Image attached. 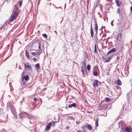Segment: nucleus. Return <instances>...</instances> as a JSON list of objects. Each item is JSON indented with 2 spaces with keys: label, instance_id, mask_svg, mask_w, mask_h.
<instances>
[{
  "label": "nucleus",
  "instance_id": "f257e3e1",
  "mask_svg": "<svg viewBox=\"0 0 132 132\" xmlns=\"http://www.w3.org/2000/svg\"><path fill=\"white\" fill-rule=\"evenodd\" d=\"M7 107L8 109H10L13 115L16 118H17V116L15 108L12 105L11 102H9L7 104Z\"/></svg>",
  "mask_w": 132,
  "mask_h": 132
},
{
  "label": "nucleus",
  "instance_id": "f03ea898",
  "mask_svg": "<svg viewBox=\"0 0 132 132\" xmlns=\"http://www.w3.org/2000/svg\"><path fill=\"white\" fill-rule=\"evenodd\" d=\"M14 11V12L12 15L11 18L9 20L10 22H11L13 21L14 19L15 18L19 13V10L18 9V7H17V5H15Z\"/></svg>",
  "mask_w": 132,
  "mask_h": 132
},
{
  "label": "nucleus",
  "instance_id": "7ed1b4c3",
  "mask_svg": "<svg viewBox=\"0 0 132 132\" xmlns=\"http://www.w3.org/2000/svg\"><path fill=\"white\" fill-rule=\"evenodd\" d=\"M28 79L29 77L28 75H26V76H24L22 78V81L21 82V84L23 85H24L25 84V81L28 80Z\"/></svg>",
  "mask_w": 132,
  "mask_h": 132
},
{
  "label": "nucleus",
  "instance_id": "20e7f679",
  "mask_svg": "<svg viewBox=\"0 0 132 132\" xmlns=\"http://www.w3.org/2000/svg\"><path fill=\"white\" fill-rule=\"evenodd\" d=\"M25 67L26 69H27L28 70L31 71L32 69L31 68L30 65L29 63L27 62H25L24 64Z\"/></svg>",
  "mask_w": 132,
  "mask_h": 132
},
{
  "label": "nucleus",
  "instance_id": "39448f33",
  "mask_svg": "<svg viewBox=\"0 0 132 132\" xmlns=\"http://www.w3.org/2000/svg\"><path fill=\"white\" fill-rule=\"evenodd\" d=\"M114 35V38H116L117 40H120L121 38L122 35L121 34H115Z\"/></svg>",
  "mask_w": 132,
  "mask_h": 132
},
{
  "label": "nucleus",
  "instance_id": "423d86ee",
  "mask_svg": "<svg viewBox=\"0 0 132 132\" xmlns=\"http://www.w3.org/2000/svg\"><path fill=\"white\" fill-rule=\"evenodd\" d=\"M123 129L126 132H132V128L130 127L124 128Z\"/></svg>",
  "mask_w": 132,
  "mask_h": 132
},
{
  "label": "nucleus",
  "instance_id": "0eeeda50",
  "mask_svg": "<svg viewBox=\"0 0 132 132\" xmlns=\"http://www.w3.org/2000/svg\"><path fill=\"white\" fill-rule=\"evenodd\" d=\"M51 122H49L46 126V127L45 129V131H46L50 129L51 128Z\"/></svg>",
  "mask_w": 132,
  "mask_h": 132
},
{
  "label": "nucleus",
  "instance_id": "6e6552de",
  "mask_svg": "<svg viewBox=\"0 0 132 132\" xmlns=\"http://www.w3.org/2000/svg\"><path fill=\"white\" fill-rule=\"evenodd\" d=\"M19 116L20 119H22L26 116V114H25V112L24 113H21L19 114Z\"/></svg>",
  "mask_w": 132,
  "mask_h": 132
},
{
  "label": "nucleus",
  "instance_id": "1a4fd4ad",
  "mask_svg": "<svg viewBox=\"0 0 132 132\" xmlns=\"http://www.w3.org/2000/svg\"><path fill=\"white\" fill-rule=\"evenodd\" d=\"M116 49L115 48H113L109 51L107 53V55H108L111 53H112L113 52H116Z\"/></svg>",
  "mask_w": 132,
  "mask_h": 132
},
{
  "label": "nucleus",
  "instance_id": "9d476101",
  "mask_svg": "<svg viewBox=\"0 0 132 132\" xmlns=\"http://www.w3.org/2000/svg\"><path fill=\"white\" fill-rule=\"evenodd\" d=\"M25 114H26V116L27 118L29 119H31L33 118L32 116L27 113L26 112H25Z\"/></svg>",
  "mask_w": 132,
  "mask_h": 132
},
{
  "label": "nucleus",
  "instance_id": "9b49d317",
  "mask_svg": "<svg viewBox=\"0 0 132 132\" xmlns=\"http://www.w3.org/2000/svg\"><path fill=\"white\" fill-rule=\"evenodd\" d=\"M76 106L77 105L75 103H73L71 104H70L69 106V108H72V107L76 108Z\"/></svg>",
  "mask_w": 132,
  "mask_h": 132
},
{
  "label": "nucleus",
  "instance_id": "f8f14e48",
  "mask_svg": "<svg viewBox=\"0 0 132 132\" xmlns=\"http://www.w3.org/2000/svg\"><path fill=\"white\" fill-rule=\"evenodd\" d=\"M98 81L97 80H95L93 84V86L94 87H95L96 86L98 85Z\"/></svg>",
  "mask_w": 132,
  "mask_h": 132
},
{
  "label": "nucleus",
  "instance_id": "ddd939ff",
  "mask_svg": "<svg viewBox=\"0 0 132 132\" xmlns=\"http://www.w3.org/2000/svg\"><path fill=\"white\" fill-rule=\"evenodd\" d=\"M116 3L118 6H120L121 5V2L117 0L116 1Z\"/></svg>",
  "mask_w": 132,
  "mask_h": 132
},
{
  "label": "nucleus",
  "instance_id": "4468645a",
  "mask_svg": "<svg viewBox=\"0 0 132 132\" xmlns=\"http://www.w3.org/2000/svg\"><path fill=\"white\" fill-rule=\"evenodd\" d=\"M59 121V120L58 121H51L50 122H51V126H52L53 127L55 126V123L58 122Z\"/></svg>",
  "mask_w": 132,
  "mask_h": 132
},
{
  "label": "nucleus",
  "instance_id": "2eb2a0df",
  "mask_svg": "<svg viewBox=\"0 0 132 132\" xmlns=\"http://www.w3.org/2000/svg\"><path fill=\"white\" fill-rule=\"evenodd\" d=\"M123 123L121 121H120L118 122V124L119 125V127H121L122 128H123Z\"/></svg>",
  "mask_w": 132,
  "mask_h": 132
},
{
  "label": "nucleus",
  "instance_id": "dca6fc26",
  "mask_svg": "<svg viewBox=\"0 0 132 132\" xmlns=\"http://www.w3.org/2000/svg\"><path fill=\"white\" fill-rule=\"evenodd\" d=\"M87 128L89 130H91L92 129V128L91 126L89 125H86V126Z\"/></svg>",
  "mask_w": 132,
  "mask_h": 132
},
{
  "label": "nucleus",
  "instance_id": "f3484780",
  "mask_svg": "<svg viewBox=\"0 0 132 132\" xmlns=\"http://www.w3.org/2000/svg\"><path fill=\"white\" fill-rule=\"evenodd\" d=\"M111 56H110L107 58L106 60L104 61L105 62H108L111 59Z\"/></svg>",
  "mask_w": 132,
  "mask_h": 132
},
{
  "label": "nucleus",
  "instance_id": "a211bd4d",
  "mask_svg": "<svg viewBox=\"0 0 132 132\" xmlns=\"http://www.w3.org/2000/svg\"><path fill=\"white\" fill-rule=\"evenodd\" d=\"M99 119L98 118H97L96 120L95 121V126L96 127H97L98 126V121Z\"/></svg>",
  "mask_w": 132,
  "mask_h": 132
},
{
  "label": "nucleus",
  "instance_id": "6ab92c4d",
  "mask_svg": "<svg viewBox=\"0 0 132 132\" xmlns=\"http://www.w3.org/2000/svg\"><path fill=\"white\" fill-rule=\"evenodd\" d=\"M101 30H102V31L101 32V33H103V32L105 33L106 32V31L105 30V28L104 27H102V28Z\"/></svg>",
  "mask_w": 132,
  "mask_h": 132
},
{
  "label": "nucleus",
  "instance_id": "aec40b11",
  "mask_svg": "<svg viewBox=\"0 0 132 132\" xmlns=\"http://www.w3.org/2000/svg\"><path fill=\"white\" fill-rule=\"evenodd\" d=\"M94 29L96 31V32L97 33L98 29V27L96 23L95 24V27H94Z\"/></svg>",
  "mask_w": 132,
  "mask_h": 132
},
{
  "label": "nucleus",
  "instance_id": "412c9836",
  "mask_svg": "<svg viewBox=\"0 0 132 132\" xmlns=\"http://www.w3.org/2000/svg\"><path fill=\"white\" fill-rule=\"evenodd\" d=\"M85 60L83 61L82 62L81 64L82 65H83L82 67H86V64L85 63Z\"/></svg>",
  "mask_w": 132,
  "mask_h": 132
},
{
  "label": "nucleus",
  "instance_id": "4be33fe9",
  "mask_svg": "<svg viewBox=\"0 0 132 132\" xmlns=\"http://www.w3.org/2000/svg\"><path fill=\"white\" fill-rule=\"evenodd\" d=\"M117 84L119 85H121L122 83L120 79H118L117 81Z\"/></svg>",
  "mask_w": 132,
  "mask_h": 132
},
{
  "label": "nucleus",
  "instance_id": "5701e85b",
  "mask_svg": "<svg viewBox=\"0 0 132 132\" xmlns=\"http://www.w3.org/2000/svg\"><path fill=\"white\" fill-rule=\"evenodd\" d=\"M81 72H83L84 71H85L87 70L86 67H81Z\"/></svg>",
  "mask_w": 132,
  "mask_h": 132
},
{
  "label": "nucleus",
  "instance_id": "b1692460",
  "mask_svg": "<svg viewBox=\"0 0 132 132\" xmlns=\"http://www.w3.org/2000/svg\"><path fill=\"white\" fill-rule=\"evenodd\" d=\"M36 68L37 69H39L40 68L39 64V63H38L35 65Z\"/></svg>",
  "mask_w": 132,
  "mask_h": 132
},
{
  "label": "nucleus",
  "instance_id": "393cba45",
  "mask_svg": "<svg viewBox=\"0 0 132 132\" xmlns=\"http://www.w3.org/2000/svg\"><path fill=\"white\" fill-rule=\"evenodd\" d=\"M26 56L28 58H29L30 57V56L29 55V53H28V52L27 51V50H26Z\"/></svg>",
  "mask_w": 132,
  "mask_h": 132
},
{
  "label": "nucleus",
  "instance_id": "a878e982",
  "mask_svg": "<svg viewBox=\"0 0 132 132\" xmlns=\"http://www.w3.org/2000/svg\"><path fill=\"white\" fill-rule=\"evenodd\" d=\"M38 53H36L32 52V53L31 54L32 55H39L40 54V53H39V54H38Z\"/></svg>",
  "mask_w": 132,
  "mask_h": 132
},
{
  "label": "nucleus",
  "instance_id": "bb28decb",
  "mask_svg": "<svg viewBox=\"0 0 132 132\" xmlns=\"http://www.w3.org/2000/svg\"><path fill=\"white\" fill-rule=\"evenodd\" d=\"M110 100V98L109 97H105V101L106 102H108Z\"/></svg>",
  "mask_w": 132,
  "mask_h": 132
},
{
  "label": "nucleus",
  "instance_id": "cd10ccee",
  "mask_svg": "<svg viewBox=\"0 0 132 132\" xmlns=\"http://www.w3.org/2000/svg\"><path fill=\"white\" fill-rule=\"evenodd\" d=\"M22 0H21L20 1H19L18 3V4H19V7H21L22 4Z\"/></svg>",
  "mask_w": 132,
  "mask_h": 132
},
{
  "label": "nucleus",
  "instance_id": "c85d7f7f",
  "mask_svg": "<svg viewBox=\"0 0 132 132\" xmlns=\"http://www.w3.org/2000/svg\"><path fill=\"white\" fill-rule=\"evenodd\" d=\"M87 71H84L83 72H82V75L85 77V75L87 74Z\"/></svg>",
  "mask_w": 132,
  "mask_h": 132
},
{
  "label": "nucleus",
  "instance_id": "c756f323",
  "mask_svg": "<svg viewBox=\"0 0 132 132\" xmlns=\"http://www.w3.org/2000/svg\"><path fill=\"white\" fill-rule=\"evenodd\" d=\"M90 67L89 64L87 66V69L88 71L90 70Z\"/></svg>",
  "mask_w": 132,
  "mask_h": 132
},
{
  "label": "nucleus",
  "instance_id": "7c9ffc66",
  "mask_svg": "<svg viewBox=\"0 0 132 132\" xmlns=\"http://www.w3.org/2000/svg\"><path fill=\"white\" fill-rule=\"evenodd\" d=\"M93 75L95 76H96L97 75L98 73L96 71H95L93 73Z\"/></svg>",
  "mask_w": 132,
  "mask_h": 132
},
{
  "label": "nucleus",
  "instance_id": "2f4dec72",
  "mask_svg": "<svg viewBox=\"0 0 132 132\" xmlns=\"http://www.w3.org/2000/svg\"><path fill=\"white\" fill-rule=\"evenodd\" d=\"M50 94H49L47 96V97H48V98H51L53 96V95H52V96H51V97H50Z\"/></svg>",
  "mask_w": 132,
  "mask_h": 132
},
{
  "label": "nucleus",
  "instance_id": "473e14b6",
  "mask_svg": "<svg viewBox=\"0 0 132 132\" xmlns=\"http://www.w3.org/2000/svg\"><path fill=\"white\" fill-rule=\"evenodd\" d=\"M43 36L45 38H47V36L46 34H42Z\"/></svg>",
  "mask_w": 132,
  "mask_h": 132
},
{
  "label": "nucleus",
  "instance_id": "72a5a7b5",
  "mask_svg": "<svg viewBox=\"0 0 132 132\" xmlns=\"http://www.w3.org/2000/svg\"><path fill=\"white\" fill-rule=\"evenodd\" d=\"M90 33H93V29L92 27V25L91 26V28L90 29Z\"/></svg>",
  "mask_w": 132,
  "mask_h": 132
},
{
  "label": "nucleus",
  "instance_id": "f704fd0d",
  "mask_svg": "<svg viewBox=\"0 0 132 132\" xmlns=\"http://www.w3.org/2000/svg\"><path fill=\"white\" fill-rule=\"evenodd\" d=\"M94 51L95 52H96V45L95 44L94 46Z\"/></svg>",
  "mask_w": 132,
  "mask_h": 132
},
{
  "label": "nucleus",
  "instance_id": "c9c22d12",
  "mask_svg": "<svg viewBox=\"0 0 132 132\" xmlns=\"http://www.w3.org/2000/svg\"><path fill=\"white\" fill-rule=\"evenodd\" d=\"M117 13H120V10L119 8H118L117 9Z\"/></svg>",
  "mask_w": 132,
  "mask_h": 132
},
{
  "label": "nucleus",
  "instance_id": "e433bc0d",
  "mask_svg": "<svg viewBox=\"0 0 132 132\" xmlns=\"http://www.w3.org/2000/svg\"><path fill=\"white\" fill-rule=\"evenodd\" d=\"M1 132H7L6 130L4 129H3Z\"/></svg>",
  "mask_w": 132,
  "mask_h": 132
},
{
  "label": "nucleus",
  "instance_id": "4c0bfd02",
  "mask_svg": "<svg viewBox=\"0 0 132 132\" xmlns=\"http://www.w3.org/2000/svg\"><path fill=\"white\" fill-rule=\"evenodd\" d=\"M117 89H121V87L118 86H116Z\"/></svg>",
  "mask_w": 132,
  "mask_h": 132
},
{
  "label": "nucleus",
  "instance_id": "58836bf2",
  "mask_svg": "<svg viewBox=\"0 0 132 132\" xmlns=\"http://www.w3.org/2000/svg\"><path fill=\"white\" fill-rule=\"evenodd\" d=\"M32 59L33 60L34 62L36 61L37 60V59L36 58H32Z\"/></svg>",
  "mask_w": 132,
  "mask_h": 132
},
{
  "label": "nucleus",
  "instance_id": "ea45409f",
  "mask_svg": "<svg viewBox=\"0 0 132 132\" xmlns=\"http://www.w3.org/2000/svg\"><path fill=\"white\" fill-rule=\"evenodd\" d=\"M37 98H36V97H34V98H33V100H34V101L35 102H36L37 101Z\"/></svg>",
  "mask_w": 132,
  "mask_h": 132
},
{
  "label": "nucleus",
  "instance_id": "a19ab883",
  "mask_svg": "<svg viewBox=\"0 0 132 132\" xmlns=\"http://www.w3.org/2000/svg\"><path fill=\"white\" fill-rule=\"evenodd\" d=\"M80 122V121H77L76 122V123L77 124H78Z\"/></svg>",
  "mask_w": 132,
  "mask_h": 132
},
{
  "label": "nucleus",
  "instance_id": "79ce46f5",
  "mask_svg": "<svg viewBox=\"0 0 132 132\" xmlns=\"http://www.w3.org/2000/svg\"><path fill=\"white\" fill-rule=\"evenodd\" d=\"M116 59H117L116 60V61H117V60H119V56H118L117 57V58Z\"/></svg>",
  "mask_w": 132,
  "mask_h": 132
},
{
  "label": "nucleus",
  "instance_id": "37998d69",
  "mask_svg": "<svg viewBox=\"0 0 132 132\" xmlns=\"http://www.w3.org/2000/svg\"><path fill=\"white\" fill-rule=\"evenodd\" d=\"M94 34H91V36L92 38H93Z\"/></svg>",
  "mask_w": 132,
  "mask_h": 132
},
{
  "label": "nucleus",
  "instance_id": "c03bdc74",
  "mask_svg": "<svg viewBox=\"0 0 132 132\" xmlns=\"http://www.w3.org/2000/svg\"><path fill=\"white\" fill-rule=\"evenodd\" d=\"M39 45L38 47V48L39 49H41V46H40V45L39 43Z\"/></svg>",
  "mask_w": 132,
  "mask_h": 132
},
{
  "label": "nucleus",
  "instance_id": "a18cd8bd",
  "mask_svg": "<svg viewBox=\"0 0 132 132\" xmlns=\"http://www.w3.org/2000/svg\"><path fill=\"white\" fill-rule=\"evenodd\" d=\"M98 84H100V85L101 84V82L100 81H98Z\"/></svg>",
  "mask_w": 132,
  "mask_h": 132
},
{
  "label": "nucleus",
  "instance_id": "49530a36",
  "mask_svg": "<svg viewBox=\"0 0 132 132\" xmlns=\"http://www.w3.org/2000/svg\"><path fill=\"white\" fill-rule=\"evenodd\" d=\"M106 114L104 113V114H103V116H106Z\"/></svg>",
  "mask_w": 132,
  "mask_h": 132
},
{
  "label": "nucleus",
  "instance_id": "de8ad7c7",
  "mask_svg": "<svg viewBox=\"0 0 132 132\" xmlns=\"http://www.w3.org/2000/svg\"><path fill=\"white\" fill-rule=\"evenodd\" d=\"M130 10H131V12H132V6H131L130 7Z\"/></svg>",
  "mask_w": 132,
  "mask_h": 132
},
{
  "label": "nucleus",
  "instance_id": "09e8293b",
  "mask_svg": "<svg viewBox=\"0 0 132 132\" xmlns=\"http://www.w3.org/2000/svg\"><path fill=\"white\" fill-rule=\"evenodd\" d=\"M102 57L103 60H104L105 59V58L103 56Z\"/></svg>",
  "mask_w": 132,
  "mask_h": 132
},
{
  "label": "nucleus",
  "instance_id": "8fccbe9b",
  "mask_svg": "<svg viewBox=\"0 0 132 132\" xmlns=\"http://www.w3.org/2000/svg\"><path fill=\"white\" fill-rule=\"evenodd\" d=\"M77 132H81L80 131H78V130L77 131Z\"/></svg>",
  "mask_w": 132,
  "mask_h": 132
},
{
  "label": "nucleus",
  "instance_id": "3c124183",
  "mask_svg": "<svg viewBox=\"0 0 132 132\" xmlns=\"http://www.w3.org/2000/svg\"><path fill=\"white\" fill-rule=\"evenodd\" d=\"M3 27H1V28H0V30H1L2 29V28H3Z\"/></svg>",
  "mask_w": 132,
  "mask_h": 132
},
{
  "label": "nucleus",
  "instance_id": "603ef678",
  "mask_svg": "<svg viewBox=\"0 0 132 132\" xmlns=\"http://www.w3.org/2000/svg\"><path fill=\"white\" fill-rule=\"evenodd\" d=\"M39 51H39L37 53H38V54H39V53H40V52H39Z\"/></svg>",
  "mask_w": 132,
  "mask_h": 132
},
{
  "label": "nucleus",
  "instance_id": "864d4df0",
  "mask_svg": "<svg viewBox=\"0 0 132 132\" xmlns=\"http://www.w3.org/2000/svg\"><path fill=\"white\" fill-rule=\"evenodd\" d=\"M2 37V36H0V39H1V37Z\"/></svg>",
  "mask_w": 132,
  "mask_h": 132
},
{
  "label": "nucleus",
  "instance_id": "5fc2aeb1",
  "mask_svg": "<svg viewBox=\"0 0 132 132\" xmlns=\"http://www.w3.org/2000/svg\"><path fill=\"white\" fill-rule=\"evenodd\" d=\"M97 33L95 35V36H96V35L97 36Z\"/></svg>",
  "mask_w": 132,
  "mask_h": 132
},
{
  "label": "nucleus",
  "instance_id": "6e6d98bb",
  "mask_svg": "<svg viewBox=\"0 0 132 132\" xmlns=\"http://www.w3.org/2000/svg\"><path fill=\"white\" fill-rule=\"evenodd\" d=\"M82 128L83 129L84 128V127H82Z\"/></svg>",
  "mask_w": 132,
  "mask_h": 132
},
{
  "label": "nucleus",
  "instance_id": "4d7b16f0",
  "mask_svg": "<svg viewBox=\"0 0 132 132\" xmlns=\"http://www.w3.org/2000/svg\"><path fill=\"white\" fill-rule=\"evenodd\" d=\"M30 121V123L31 124V121Z\"/></svg>",
  "mask_w": 132,
  "mask_h": 132
},
{
  "label": "nucleus",
  "instance_id": "13d9d810",
  "mask_svg": "<svg viewBox=\"0 0 132 132\" xmlns=\"http://www.w3.org/2000/svg\"><path fill=\"white\" fill-rule=\"evenodd\" d=\"M101 34V33L100 34H99V35H100H100H101V34Z\"/></svg>",
  "mask_w": 132,
  "mask_h": 132
},
{
  "label": "nucleus",
  "instance_id": "bf43d9fd",
  "mask_svg": "<svg viewBox=\"0 0 132 132\" xmlns=\"http://www.w3.org/2000/svg\"><path fill=\"white\" fill-rule=\"evenodd\" d=\"M65 51H66V52H67V50H65Z\"/></svg>",
  "mask_w": 132,
  "mask_h": 132
}]
</instances>
